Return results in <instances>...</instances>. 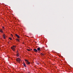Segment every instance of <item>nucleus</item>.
Listing matches in <instances>:
<instances>
[{"instance_id":"obj_1","label":"nucleus","mask_w":73,"mask_h":73,"mask_svg":"<svg viewBox=\"0 0 73 73\" xmlns=\"http://www.w3.org/2000/svg\"><path fill=\"white\" fill-rule=\"evenodd\" d=\"M16 46H13L12 47H11V49L13 50V51H15V48H16Z\"/></svg>"},{"instance_id":"obj_2","label":"nucleus","mask_w":73,"mask_h":73,"mask_svg":"<svg viewBox=\"0 0 73 73\" xmlns=\"http://www.w3.org/2000/svg\"><path fill=\"white\" fill-rule=\"evenodd\" d=\"M16 60V61L18 62H20L21 61V59H20L19 58H17Z\"/></svg>"},{"instance_id":"obj_3","label":"nucleus","mask_w":73,"mask_h":73,"mask_svg":"<svg viewBox=\"0 0 73 73\" xmlns=\"http://www.w3.org/2000/svg\"><path fill=\"white\" fill-rule=\"evenodd\" d=\"M25 61H26V62L27 64H30V62H29L28 60L25 59Z\"/></svg>"},{"instance_id":"obj_4","label":"nucleus","mask_w":73,"mask_h":73,"mask_svg":"<svg viewBox=\"0 0 73 73\" xmlns=\"http://www.w3.org/2000/svg\"><path fill=\"white\" fill-rule=\"evenodd\" d=\"M37 50L38 52H40L41 51V49H40V48L38 47L37 48Z\"/></svg>"},{"instance_id":"obj_5","label":"nucleus","mask_w":73,"mask_h":73,"mask_svg":"<svg viewBox=\"0 0 73 73\" xmlns=\"http://www.w3.org/2000/svg\"><path fill=\"white\" fill-rule=\"evenodd\" d=\"M33 50L35 52H38L37 50L35 48Z\"/></svg>"},{"instance_id":"obj_6","label":"nucleus","mask_w":73,"mask_h":73,"mask_svg":"<svg viewBox=\"0 0 73 73\" xmlns=\"http://www.w3.org/2000/svg\"><path fill=\"white\" fill-rule=\"evenodd\" d=\"M15 36L17 37V38H19L20 37V36L17 35V34H16Z\"/></svg>"},{"instance_id":"obj_7","label":"nucleus","mask_w":73,"mask_h":73,"mask_svg":"<svg viewBox=\"0 0 73 73\" xmlns=\"http://www.w3.org/2000/svg\"><path fill=\"white\" fill-rule=\"evenodd\" d=\"M19 56H20L19 54L18 53H17V57H19Z\"/></svg>"},{"instance_id":"obj_8","label":"nucleus","mask_w":73,"mask_h":73,"mask_svg":"<svg viewBox=\"0 0 73 73\" xmlns=\"http://www.w3.org/2000/svg\"><path fill=\"white\" fill-rule=\"evenodd\" d=\"M23 66H25V67H26V64H25V63H23Z\"/></svg>"},{"instance_id":"obj_9","label":"nucleus","mask_w":73,"mask_h":73,"mask_svg":"<svg viewBox=\"0 0 73 73\" xmlns=\"http://www.w3.org/2000/svg\"><path fill=\"white\" fill-rule=\"evenodd\" d=\"M16 40L17 41H18V42H20V40H19V39H16Z\"/></svg>"},{"instance_id":"obj_10","label":"nucleus","mask_w":73,"mask_h":73,"mask_svg":"<svg viewBox=\"0 0 73 73\" xmlns=\"http://www.w3.org/2000/svg\"><path fill=\"white\" fill-rule=\"evenodd\" d=\"M0 32H2V33H3V30H2V29H0Z\"/></svg>"},{"instance_id":"obj_11","label":"nucleus","mask_w":73,"mask_h":73,"mask_svg":"<svg viewBox=\"0 0 73 73\" xmlns=\"http://www.w3.org/2000/svg\"><path fill=\"white\" fill-rule=\"evenodd\" d=\"M3 38H5V36H4V35H3Z\"/></svg>"},{"instance_id":"obj_12","label":"nucleus","mask_w":73,"mask_h":73,"mask_svg":"<svg viewBox=\"0 0 73 73\" xmlns=\"http://www.w3.org/2000/svg\"><path fill=\"white\" fill-rule=\"evenodd\" d=\"M9 39L10 40H11L12 39V38H9Z\"/></svg>"},{"instance_id":"obj_13","label":"nucleus","mask_w":73,"mask_h":73,"mask_svg":"<svg viewBox=\"0 0 73 73\" xmlns=\"http://www.w3.org/2000/svg\"><path fill=\"white\" fill-rule=\"evenodd\" d=\"M27 50H28V51H30V50H30L29 49H27Z\"/></svg>"},{"instance_id":"obj_14","label":"nucleus","mask_w":73,"mask_h":73,"mask_svg":"<svg viewBox=\"0 0 73 73\" xmlns=\"http://www.w3.org/2000/svg\"><path fill=\"white\" fill-rule=\"evenodd\" d=\"M2 28L3 29H5L4 27H2Z\"/></svg>"},{"instance_id":"obj_15","label":"nucleus","mask_w":73,"mask_h":73,"mask_svg":"<svg viewBox=\"0 0 73 73\" xmlns=\"http://www.w3.org/2000/svg\"><path fill=\"white\" fill-rule=\"evenodd\" d=\"M11 36H12V37H13V35H12V34H11Z\"/></svg>"},{"instance_id":"obj_16","label":"nucleus","mask_w":73,"mask_h":73,"mask_svg":"<svg viewBox=\"0 0 73 73\" xmlns=\"http://www.w3.org/2000/svg\"><path fill=\"white\" fill-rule=\"evenodd\" d=\"M42 55H44V54H42Z\"/></svg>"},{"instance_id":"obj_17","label":"nucleus","mask_w":73,"mask_h":73,"mask_svg":"<svg viewBox=\"0 0 73 73\" xmlns=\"http://www.w3.org/2000/svg\"><path fill=\"white\" fill-rule=\"evenodd\" d=\"M31 50H32V49H31Z\"/></svg>"}]
</instances>
